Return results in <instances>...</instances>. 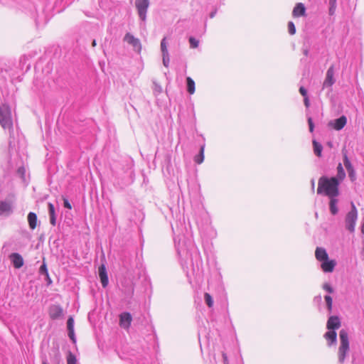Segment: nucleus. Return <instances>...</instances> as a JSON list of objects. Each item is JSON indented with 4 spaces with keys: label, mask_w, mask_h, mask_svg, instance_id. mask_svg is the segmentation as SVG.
Segmentation results:
<instances>
[{
    "label": "nucleus",
    "mask_w": 364,
    "mask_h": 364,
    "mask_svg": "<svg viewBox=\"0 0 364 364\" xmlns=\"http://www.w3.org/2000/svg\"><path fill=\"white\" fill-rule=\"evenodd\" d=\"M338 180L335 177L322 176L318 179L317 193L323 194L329 198L337 197L339 194Z\"/></svg>",
    "instance_id": "obj_1"
},
{
    "label": "nucleus",
    "mask_w": 364,
    "mask_h": 364,
    "mask_svg": "<svg viewBox=\"0 0 364 364\" xmlns=\"http://www.w3.org/2000/svg\"><path fill=\"white\" fill-rule=\"evenodd\" d=\"M340 337V346L338 352V360L341 364H343L345 361L347 353L349 350V341L348 334L347 331L342 329L339 333Z\"/></svg>",
    "instance_id": "obj_2"
},
{
    "label": "nucleus",
    "mask_w": 364,
    "mask_h": 364,
    "mask_svg": "<svg viewBox=\"0 0 364 364\" xmlns=\"http://www.w3.org/2000/svg\"><path fill=\"white\" fill-rule=\"evenodd\" d=\"M0 124L4 129H11L13 127L11 109L7 105L0 107Z\"/></svg>",
    "instance_id": "obj_3"
},
{
    "label": "nucleus",
    "mask_w": 364,
    "mask_h": 364,
    "mask_svg": "<svg viewBox=\"0 0 364 364\" xmlns=\"http://www.w3.org/2000/svg\"><path fill=\"white\" fill-rule=\"evenodd\" d=\"M358 218V211L353 203H351V210L346 216V227L350 232L355 230V222Z\"/></svg>",
    "instance_id": "obj_4"
},
{
    "label": "nucleus",
    "mask_w": 364,
    "mask_h": 364,
    "mask_svg": "<svg viewBox=\"0 0 364 364\" xmlns=\"http://www.w3.org/2000/svg\"><path fill=\"white\" fill-rule=\"evenodd\" d=\"M135 6L139 18L142 21H145L146 11L149 6V0H135Z\"/></svg>",
    "instance_id": "obj_5"
},
{
    "label": "nucleus",
    "mask_w": 364,
    "mask_h": 364,
    "mask_svg": "<svg viewBox=\"0 0 364 364\" xmlns=\"http://www.w3.org/2000/svg\"><path fill=\"white\" fill-rule=\"evenodd\" d=\"M124 41L127 43L132 45L134 50H136L138 53H140L141 50V44L140 43L139 39L135 38L133 35L129 33H126L124 38Z\"/></svg>",
    "instance_id": "obj_6"
},
{
    "label": "nucleus",
    "mask_w": 364,
    "mask_h": 364,
    "mask_svg": "<svg viewBox=\"0 0 364 364\" xmlns=\"http://www.w3.org/2000/svg\"><path fill=\"white\" fill-rule=\"evenodd\" d=\"M132 321V317L129 312H124L119 315V326L124 329L129 328Z\"/></svg>",
    "instance_id": "obj_7"
},
{
    "label": "nucleus",
    "mask_w": 364,
    "mask_h": 364,
    "mask_svg": "<svg viewBox=\"0 0 364 364\" xmlns=\"http://www.w3.org/2000/svg\"><path fill=\"white\" fill-rule=\"evenodd\" d=\"M335 82L334 68L331 65L326 72V76L323 83V87H330Z\"/></svg>",
    "instance_id": "obj_8"
},
{
    "label": "nucleus",
    "mask_w": 364,
    "mask_h": 364,
    "mask_svg": "<svg viewBox=\"0 0 364 364\" xmlns=\"http://www.w3.org/2000/svg\"><path fill=\"white\" fill-rule=\"evenodd\" d=\"M327 328L328 330H336L338 329L341 327V321L338 316H331L327 321L326 324Z\"/></svg>",
    "instance_id": "obj_9"
},
{
    "label": "nucleus",
    "mask_w": 364,
    "mask_h": 364,
    "mask_svg": "<svg viewBox=\"0 0 364 364\" xmlns=\"http://www.w3.org/2000/svg\"><path fill=\"white\" fill-rule=\"evenodd\" d=\"M292 16L294 18L306 16V8L304 4L297 3L296 4L292 11Z\"/></svg>",
    "instance_id": "obj_10"
},
{
    "label": "nucleus",
    "mask_w": 364,
    "mask_h": 364,
    "mask_svg": "<svg viewBox=\"0 0 364 364\" xmlns=\"http://www.w3.org/2000/svg\"><path fill=\"white\" fill-rule=\"evenodd\" d=\"M9 257L15 268L19 269L23 265V259L18 253H12Z\"/></svg>",
    "instance_id": "obj_11"
},
{
    "label": "nucleus",
    "mask_w": 364,
    "mask_h": 364,
    "mask_svg": "<svg viewBox=\"0 0 364 364\" xmlns=\"http://www.w3.org/2000/svg\"><path fill=\"white\" fill-rule=\"evenodd\" d=\"M99 276L103 287H106L108 284V277L107 274L106 267L105 264H101L99 267Z\"/></svg>",
    "instance_id": "obj_12"
},
{
    "label": "nucleus",
    "mask_w": 364,
    "mask_h": 364,
    "mask_svg": "<svg viewBox=\"0 0 364 364\" xmlns=\"http://www.w3.org/2000/svg\"><path fill=\"white\" fill-rule=\"evenodd\" d=\"M336 262L334 260H326L322 261L321 267L324 272H332L334 269Z\"/></svg>",
    "instance_id": "obj_13"
},
{
    "label": "nucleus",
    "mask_w": 364,
    "mask_h": 364,
    "mask_svg": "<svg viewBox=\"0 0 364 364\" xmlns=\"http://www.w3.org/2000/svg\"><path fill=\"white\" fill-rule=\"evenodd\" d=\"M347 119L345 116H341L338 119H336L333 123H331L332 124V127L336 130H341L342 129L346 124Z\"/></svg>",
    "instance_id": "obj_14"
},
{
    "label": "nucleus",
    "mask_w": 364,
    "mask_h": 364,
    "mask_svg": "<svg viewBox=\"0 0 364 364\" xmlns=\"http://www.w3.org/2000/svg\"><path fill=\"white\" fill-rule=\"evenodd\" d=\"M315 257L318 261H323L328 259V254L325 249L322 247H317L315 251Z\"/></svg>",
    "instance_id": "obj_15"
},
{
    "label": "nucleus",
    "mask_w": 364,
    "mask_h": 364,
    "mask_svg": "<svg viewBox=\"0 0 364 364\" xmlns=\"http://www.w3.org/2000/svg\"><path fill=\"white\" fill-rule=\"evenodd\" d=\"M27 219H28L29 228L31 230L36 229V228L37 227V221H38L36 214L33 212L29 213L28 214Z\"/></svg>",
    "instance_id": "obj_16"
},
{
    "label": "nucleus",
    "mask_w": 364,
    "mask_h": 364,
    "mask_svg": "<svg viewBox=\"0 0 364 364\" xmlns=\"http://www.w3.org/2000/svg\"><path fill=\"white\" fill-rule=\"evenodd\" d=\"M324 338L328 341L329 345H331L336 342L337 333L335 331L329 330L325 333Z\"/></svg>",
    "instance_id": "obj_17"
},
{
    "label": "nucleus",
    "mask_w": 364,
    "mask_h": 364,
    "mask_svg": "<svg viewBox=\"0 0 364 364\" xmlns=\"http://www.w3.org/2000/svg\"><path fill=\"white\" fill-rule=\"evenodd\" d=\"M48 206L50 215V223L53 226H55L56 224V216L54 205L51 203H49Z\"/></svg>",
    "instance_id": "obj_18"
},
{
    "label": "nucleus",
    "mask_w": 364,
    "mask_h": 364,
    "mask_svg": "<svg viewBox=\"0 0 364 364\" xmlns=\"http://www.w3.org/2000/svg\"><path fill=\"white\" fill-rule=\"evenodd\" d=\"M11 211L10 203L5 201H0V215L9 214Z\"/></svg>",
    "instance_id": "obj_19"
},
{
    "label": "nucleus",
    "mask_w": 364,
    "mask_h": 364,
    "mask_svg": "<svg viewBox=\"0 0 364 364\" xmlns=\"http://www.w3.org/2000/svg\"><path fill=\"white\" fill-rule=\"evenodd\" d=\"M336 197L330 198V211L333 215H336L338 213L337 203L338 200Z\"/></svg>",
    "instance_id": "obj_20"
},
{
    "label": "nucleus",
    "mask_w": 364,
    "mask_h": 364,
    "mask_svg": "<svg viewBox=\"0 0 364 364\" xmlns=\"http://www.w3.org/2000/svg\"><path fill=\"white\" fill-rule=\"evenodd\" d=\"M346 177V173L343 170V168L341 164H338L337 166V176L336 177L339 183L344 179Z\"/></svg>",
    "instance_id": "obj_21"
},
{
    "label": "nucleus",
    "mask_w": 364,
    "mask_h": 364,
    "mask_svg": "<svg viewBox=\"0 0 364 364\" xmlns=\"http://www.w3.org/2000/svg\"><path fill=\"white\" fill-rule=\"evenodd\" d=\"M186 82H187L188 92L191 95H193L195 92V82H194L193 80L190 77H188L186 78Z\"/></svg>",
    "instance_id": "obj_22"
},
{
    "label": "nucleus",
    "mask_w": 364,
    "mask_h": 364,
    "mask_svg": "<svg viewBox=\"0 0 364 364\" xmlns=\"http://www.w3.org/2000/svg\"><path fill=\"white\" fill-rule=\"evenodd\" d=\"M313 146H314V154L320 157L321 156V151H322V149H323V146L322 145L317 142L316 140H314L313 141Z\"/></svg>",
    "instance_id": "obj_23"
},
{
    "label": "nucleus",
    "mask_w": 364,
    "mask_h": 364,
    "mask_svg": "<svg viewBox=\"0 0 364 364\" xmlns=\"http://www.w3.org/2000/svg\"><path fill=\"white\" fill-rule=\"evenodd\" d=\"M343 164H344V166H346L348 172V171H351L352 170H353V166L350 161V160L348 159V157L347 156V153L346 151L343 152Z\"/></svg>",
    "instance_id": "obj_24"
},
{
    "label": "nucleus",
    "mask_w": 364,
    "mask_h": 364,
    "mask_svg": "<svg viewBox=\"0 0 364 364\" xmlns=\"http://www.w3.org/2000/svg\"><path fill=\"white\" fill-rule=\"evenodd\" d=\"M195 162L200 164L204 160V146H201L200 153L198 155L195 156Z\"/></svg>",
    "instance_id": "obj_25"
},
{
    "label": "nucleus",
    "mask_w": 364,
    "mask_h": 364,
    "mask_svg": "<svg viewBox=\"0 0 364 364\" xmlns=\"http://www.w3.org/2000/svg\"><path fill=\"white\" fill-rule=\"evenodd\" d=\"M204 299H205V303L208 306V307H212L213 305V300L210 294L208 293H205Z\"/></svg>",
    "instance_id": "obj_26"
},
{
    "label": "nucleus",
    "mask_w": 364,
    "mask_h": 364,
    "mask_svg": "<svg viewBox=\"0 0 364 364\" xmlns=\"http://www.w3.org/2000/svg\"><path fill=\"white\" fill-rule=\"evenodd\" d=\"M67 363L68 364H76L77 359L74 354H73L71 352L68 353V357H67Z\"/></svg>",
    "instance_id": "obj_27"
},
{
    "label": "nucleus",
    "mask_w": 364,
    "mask_h": 364,
    "mask_svg": "<svg viewBox=\"0 0 364 364\" xmlns=\"http://www.w3.org/2000/svg\"><path fill=\"white\" fill-rule=\"evenodd\" d=\"M161 48L163 53V55H168V50L166 43V38H164L161 43Z\"/></svg>",
    "instance_id": "obj_28"
},
{
    "label": "nucleus",
    "mask_w": 364,
    "mask_h": 364,
    "mask_svg": "<svg viewBox=\"0 0 364 364\" xmlns=\"http://www.w3.org/2000/svg\"><path fill=\"white\" fill-rule=\"evenodd\" d=\"M324 299H325V301L326 302L328 309L329 311H331V309H332V304H333V300H332L331 296L327 295V296H325Z\"/></svg>",
    "instance_id": "obj_29"
},
{
    "label": "nucleus",
    "mask_w": 364,
    "mask_h": 364,
    "mask_svg": "<svg viewBox=\"0 0 364 364\" xmlns=\"http://www.w3.org/2000/svg\"><path fill=\"white\" fill-rule=\"evenodd\" d=\"M288 30L291 35H294L296 33V28L293 22L289 21L288 23Z\"/></svg>",
    "instance_id": "obj_30"
},
{
    "label": "nucleus",
    "mask_w": 364,
    "mask_h": 364,
    "mask_svg": "<svg viewBox=\"0 0 364 364\" xmlns=\"http://www.w3.org/2000/svg\"><path fill=\"white\" fill-rule=\"evenodd\" d=\"M189 43L191 44V47L193 48H196L198 46V41H197L193 37H191L189 38Z\"/></svg>",
    "instance_id": "obj_31"
},
{
    "label": "nucleus",
    "mask_w": 364,
    "mask_h": 364,
    "mask_svg": "<svg viewBox=\"0 0 364 364\" xmlns=\"http://www.w3.org/2000/svg\"><path fill=\"white\" fill-rule=\"evenodd\" d=\"M74 320L73 318H69L67 321V326L68 331L74 330L73 329Z\"/></svg>",
    "instance_id": "obj_32"
},
{
    "label": "nucleus",
    "mask_w": 364,
    "mask_h": 364,
    "mask_svg": "<svg viewBox=\"0 0 364 364\" xmlns=\"http://www.w3.org/2000/svg\"><path fill=\"white\" fill-rule=\"evenodd\" d=\"M63 205H64V207L70 210L72 209V205L71 204L69 203L68 200L65 198H63Z\"/></svg>",
    "instance_id": "obj_33"
},
{
    "label": "nucleus",
    "mask_w": 364,
    "mask_h": 364,
    "mask_svg": "<svg viewBox=\"0 0 364 364\" xmlns=\"http://www.w3.org/2000/svg\"><path fill=\"white\" fill-rule=\"evenodd\" d=\"M323 289H325L326 291H327L329 293H333V288L330 286V284H328L327 283L323 284Z\"/></svg>",
    "instance_id": "obj_34"
},
{
    "label": "nucleus",
    "mask_w": 364,
    "mask_h": 364,
    "mask_svg": "<svg viewBox=\"0 0 364 364\" xmlns=\"http://www.w3.org/2000/svg\"><path fill=\"white\" fill-rule=\"evenodd\" d=\"M168 62H169L168 55H163V63H164L165 67H168Z\"/></svg>",
    "instance_id": "obj_35"
},
{
    "label": "nucleus",
    "mask_w": 364,
    "mask_h": 364,
    "mask_svg": "<svg viewBox=\"0 0 364 364\" xmlns=\"http://www.w3.org/2000/svg\"><path fill=\"white\" fill-rule=\"evenodd\" d=\"M299 92L304 97H307V90L304 87H300Z\"/></svg>",
    "instance_id": "obj_36"
},
{
    "label": "nucleus",
    "mask_w": 364,
    "mask_h": 364,
    "mask_svg": "<svg viewBox=\"0 0 364 364\" xmlns=\"http://www.w3.org/2000/svg\"><path fill=\"white\" fill-rule=\"evenodd\" d=\"M308 123H309V131L311 132H313L314 126V123H313V121H312L311 118H309L308 119Z\"/></svg>",
    "instance_id": "obj_37"
},
{
    "label": "nucleus",
    "mask_w": 364,
    "mask_h": 364,
    "mask_svg": "<svg viewBox=\"0 0 364 364\" xmlns=\"http://www.w3.org/2000/svg\"><path fill=\"white\" fill-rule=\"evenodd\" d=\"M68 336L70 338V339L73 341V342H75V334H74V330H71V331H68Z\"/></svg>",
    "instance_id": "obj_38"
},
{
    "label": "nucleus",
    "mask_w": 364,
    "mask_h": 364,
    "mask_svg": "<svg viewBox=\"0 0 364 364\" xmlns=\"http://www.w3.org/2000/svg\"><path fill=\"white\" fill-rule=\"evenodd\" d=\"M348 176H349L350 178L352 181H354V180H355V171H354V169H353V170H352L351 171H348Z\"/></svg>",
    "instance_id": "obj_39"
},
{
    "label": "nucleus",
    "mask_w": 364,
    "mask_h": 364,
    "mask_svg": "<svg viewBox=\"0 0 364 364\" xmlns=\"http://www.w3.org/2000/svg\"><path fill=\"white\" fill-rule=\"evenodd\" d=\"M40 271H41V272H43V273H45L46 274H47V275H48L47 268H46V265H45V264H43V265L41 267V268H40Z\"/></svg>",
    "instance_id": "obj_40"
},
{
    "label": "nucleus",
    "mask_w": 364,
    "mask_h": 364,
    "mask_svg": "<svg viewBox=\"0 0 364 364\" xmlns=\"http://www.w3.org/2000/svg\"><path fill=\"white\" fill-rule=\"evenodd\" d=\"M304 105L306 107H309V97L308 96L304 97Z\"/></svg>",
    "instance_id": "obj_41"
},
{
    "label": "nucleus",
    "mask_w": 364,
    "mask_h": 364,
    "mask_svg": "<svg viewBox=\"0 0 364 364\" xmlns=\"http://www.w3.org/2000/svg\"><path fill=\"white\" fill-rule=\"evenodd\" d=\"M223 357L224 362L226 363L228 362V358H227L226 354L223 353Z\"/></svg>",
    "instance_id": "obj_42"
},
{
    "label": "nucleus",
    "mask_w": 364,
    "mask_h": 364,
    "mask_svg": "<svg viewBox=\"0 0 364 364\" xmlns=\"http://www.w3.org/2000/svg\"><path fill=\"white\" fill-rule=\"evenodd\" d=\"M336 2V0H330V4H331V6H335Z\"/></svg>",
    "instance_id": "obj_43"
},
{
    "label": "nucleus",
    "mask_w": 364,
    "mask_h": 364,
    "mask_svg": "<svg viewBox=\"0 0 364 364\" xmlns=\"http://www.w3.org/2000/svg\"><path fill=\"white\" fill-rule=\"evenodd\" d=\"M361 232H362L363 234H364V221H363V225L361 226Z\"/></svg>",
    "instance_id": "obj_44"
},
{
    "label": "nucleus",
    "mask_w": 364,
    "mask_h": 364,
    "mask_svg": "<svg viewBox=\"0 0 364 364\" xmlns=\"http://www.w3.org/2000/svg\"><path fill=\"white\" fill-rule=\"evenodd\" d=\"M96 45H97L96 41H95V40H93V41H92V46L93 47H95V46H96Z\"/></svg>",
    "instance_id": "obj_45"
},
{
    "label": "nucleus",
    "mask_w": 364,
    "mask_h": 364,
    "mask_svg": "<svg viewBox=\"0 0 364 364\" xmlns=\"http://www.w3.org/2000/svg\"><path fill=\"white\" fill-rule=\"evenodd\" d=\"M54 309H56V310H59V313H60V314L61 313L60 309H59L58 307H54Z\"/></svg>",
    "instance_id": "obj_46"
},
{
    "label": "nucleus",
    "mask_w": 364,
    "mask_h": 364,
    "mask_svg": "<svg viewBox=\"0 0 364 364\" xmlns=\"http://www.w3.org/2000/svg\"><path fill=\"white\" fill-rule=\"evenodd\" d=\"M50 316H51L52 318H55V317H56V316H53V315H52V314H50Z\"/></svg>",
    "instance_id": "obj_47"
},
{
    "label": "nucleus",
    "mask_w": 364,
    "mask_h": 364,
    "mask_svg": "<svg viewBox=\"0 0 364 364\" xmlns=\"http://www.w3.org/2000/svg\"><path fill=\"white\" fill-rule=\"evenodd\" d=\"M43 364H48V363L46 361H43Z\"/></svg>",
    "instance_id": "obj_48"
}]
</instances>
